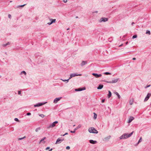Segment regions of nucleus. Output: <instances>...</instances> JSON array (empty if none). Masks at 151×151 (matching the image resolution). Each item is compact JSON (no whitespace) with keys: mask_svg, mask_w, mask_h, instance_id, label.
Here are the masks:
<instances>
[{"mask_svg":"<svg viewBox=\"0 0 151 151\" xmlns=\"http://www.w3.org/2000/svg\"><path fill=\"white\" fill-rule=\"evenodd\" d=\"M22 73L24 74L25 75L26 74V73L24 71H23L21 72V74H22Z\"/></svg>","mask_w":151,"mask_h":151,"instance_id":"2f4dec72","label":"nucleus"},{"mask_svg":"<svg viewBox=\"0 0 151 151\" xmlns=\"http://www.w3.org/2000/svg\"><path fill=\"white\" fill-rule=\"evenodd\" d=\"M136 58H132V60H136Z\"/></svg>","mask_w":151,"mask_h":151,"instance_id":"09e8293b","label":"nucleus"},{"mask_svg":"<svg viewBox=\"0 0 151 151\" xmlns=\"http://www.w3.org/2000/svg\"><path fill=\"white\" fill-rule=\"evenodd\" d=\"M68 134V133L67 132V133H65L62 136H65V135Z\"/></svg>","mask_w":151,"mask_h":151,"instance_id":"49530a36","label":"nucleus"},{"mask_svg":"<svg viewBox=\"0 0 151 151\" xmlns=\"http://www.w3.org/2000/svg\"><path fill=\"white\" fill-rule=\"evenodd\" d=\"M105 100L104 99H103L101 100V102L103 103L104 102Z\"/></svg>","mask_w":151,"mask_h":151,"instance_id":"c03bdc74","label":"nucleus"},{"mask_svg":"<svg viewBox=\"0 0 151 151\" xmlns=\"http://www.w3.org/2000/svg\"><path fill=\"white\" fill-rule=\"evenodd\" d=\"M14 120L16 122H19V119L17 118H15L14 119Z\"/></svg>","mask_w":151,"mask_h":151,"instance_id":"f704fd0d","label":"nucleus"},{"mask_svg":"<svg viewBox=\"0 0 151 151\" xmlns=\"http://www.w3.org/2000/svg\"><path fill=\"white\" fill-rule=\"evenodd\" d=\"M50 22H48V24L49 25H50L53 23H55L56 21L55 19H50Z\"/></svg>","mask_w":151,"mask_h":151,"instance_id":"423d86ee","label":"nucleus"},{"mask_svg":"<svg viewBox=\"0 0 151 151\" xmlns=\"http://www.w3.org/2000/svg\"><path fill=\"white\" fill-rule=\"evenodd\" d=\"M40 129V127H38V128H36L35 129L36 132H37Z\"/></svg>","mask_w":151,"mask_h":151,"instance_id":"72a5a7b5","label":"nucleus"},{"mask_svg":"<svg viewBox=\"0 0 151 151\" xmlns=\"http://www.w3.org/2000/svg\"><path fill=\"white\" fill-rule=\"evenodd\" d=\"M70 79H69V78L68 79H66V80H63V79H61L63 81H64V82H65V81H66V83H68V81H69V80Z\"/></svg>","mask_w":151,"mask_h":151,"instance_id":"cd10ccee","label":"nucleus"},{"mask_svg":"<svg viewBox=\"0 0 151 151\" xmlns=\"http://www.w3.org/2000/svg\"><path fill=\"white\" fill-rule=\"evenodd\" d=\"M93 114H94V116H93V118L94 119H96L97 118V114L95 113H93Z\"/></svg>","mask_w":151,"mask_h":151,"instance_id":"4be33fe9","label":"nucleus"},{"mask_svg":"<svg viewBox=\"0 0 151 151\" xmlns=\"http://www.w3.org/2000/svg\"><path fill=\"white\" fill-rule=\"evenodd\" d=\"M82 75L81 74H77L76 73H72L70 75V77L69 78V79H71L72 78L77 76H81Z\"/></svg>","mask_w":151,"mask_h":151,"instance_id":"6e6552de","label":"nucleus"},{"mask_svg":"<svg viewBox=\"0 0 151 151\" xmlns=\"http://www.w3.org/2000/svg\"><path fill=\"white\" fill-rule=\"evenodd\" d=\"M75 132V130H74L73 131H70V132L71 133H74Z\"/></svg>","mask_w":151,"mask_h":151,"instance_id":"37998d69","label":"nucleus"},{"mask_svg":"<svg viewBox=\"0 0 151 151\" xmlns=\"http://www.w3.org/2000/svg\"><path fill=\"white\" fill-rule=\"evenodd\" d=\"M119 80V78H117L116 79H114V80H112L111 81L107 82L109 83H116Z\"/></svg>","mask_w":151,"mask_h":151,"instance_id":"1a4fd4ad","label":"nucleus"},{"mask_svg":"<svg viewBox=\"0 0 151 151\" xmlns=\"http://www.w3.org/2000/svg\"><path fill=\"white\" fill-rule=\"evenodd\" d=\"M52 148L49 151H52Z\"/></svg>","mask_w":151,"mask_h":151,"instance_id":"603ef678","label":"nucleus"},{"mask_svg":"<svg viewBox=\"0 0 151 151\" xmlns=\"http://www.w3.org/2000/svg\"><path fill=\"white\" fill-rule=\"evenodd\" d=\"M45 150H47V147L46 148H45Z\"/></svg>","mask_w":151,"mask_h":151,"instance_id":"bf43d9fd","label":"nucleus"},{"mask_svg":"<svg viewBox=\"0 0 151 151\" xmlns=\"http://www.w3.org/2000/svg\"><path fill=\"white\" fill-rule=\"evenodd\" d=\"M113 40V38L112 37H110L108 39V40L109 42H111Z\"/></svg>","mask_w":151,"mask_h":151,"instance_id":"bb28decb","label":"nucleus"},{"mask_svg":"<svg viewBox=\"0 0 151 151\" xmlns=\"http://www.w3.org/2000/svg\"><path fill=\"white\" fill-rule=\"evenodd\" d=\"M25 138H26L25 136H24L23 137L19 138L18 140H21L23 139H24Z\"/></svg>","mask_w":151,"mask_h":151,"instance_id":"473e14b6","label":"nucleus"},{"mask_svg":"<svg viewBox=\"0 0 151 151\" xmlns=\"http://www.w3.org/2000/svg\"><path fill=\"white\" fill-rule=\"evenodd\" d=\"M64 140V138H62V139H61L60 138H59L57 140L55 144H60L62 141H63Z\"/></svg>","mask_w":151,"mask_h":151,"instance_id":"0eeeda50","label":"nucleus"},{"mask_svg":"<svg viewBox=\"0 0 151 151\" xmlns=\"http://www.w3.org/2000/svg\"><path fill=\"white\" fill-rule=\"evenodd\" d=\"M47 102H42V103H38L34 105V106L35 107H38L42 106L43 105L47 103Z\"/></svg>","mask_w":151,"mask_h":151,"instance_id":"7ed1b4c3","label":"nucleus"},{"mask_svg":"<svg viewBox=\"0 0 151 151\" xmlns=\"http://www.w3.org/2000/svg\"><path fill=\"white\" fill-rule=\"evenodd\" d=\"M115 93L117 96L118 98L119 99L120 98V96L119 93L117 92H115Z\"/></svg>","mask_w":151,"mask_h":151,"instance_id":"5701e85b","label":"nucleus"},{"mask_svg":"<svg viewBox=\"0 0 151 151\" xmlns=\"http://www.w3.org/2000/svg\"><path fill=\"white\" fill-rule=\"evenodd\" d=\"M103 86H104L102 84H99L97 87V89H101L103 88Z\"/></svg>","mask_w":151,"mask_h":151,"instance_id":"a211bd4d","label":"nucleus"},{"mask_svg":"<svg viewBox=\"0 0 151 151\" xmlns=\"http://www.w3.org/2000/svg\"><path fill=\"white\" fill-rule=\"evenodd\" d=\"M108 18H106L104 17H102L101 18L99 21L100 22H105L106 21H108Z\"/></svg>","mask_w":151,"mask_h":151,"instance_id":"39448f33","label":"nucleus"},{"mask_svg":"<svg viewBox=\"0 0 151 151\" xmlns=\"http://www.w3.org/2000/svg\"><path fill=\"white\" fill-rule=\"evenodd\" d=\"M146 34H148L149 35H150V32L149 30H147L146 32Z\"/></svg>","mask_w":151,"mask_h":151,"instance_id":"c85d7f7f","label":"nucleus"},{"mask_svg":"<svg viewBox=\"0 0 151 151\" xmlns=\"http://www.w3.org/2000/svg\"><path fill=\"white\" fill-rule=\"evenodd\" d=\"M21 91H18V94L20 95V96H22V94L21 93Z\"/></svg>","mask_w":151,"mask_h":151,"instance_id":"c756f323","label":"nucleus"},{"mask_svg":"<svg viewBox=\"0 0 151 151\" xmlns=\"http://www.w3.org/2000/svg\"><path fill=\"white\" fill-rule=\"evenodd\" d=\"M150 94L151 95V93H150Z\"/></svg>","mask_w":151,"mask_h":151,"instance_id":"69168bd1","label":"nucleus"},{"mask_svg":"<svg viewBox=\"0 0 151 151\" xmlns=\"http://www.w3.org/2000/svg\"><path fill=\"white\" fill-rule=\"evenodd\" d=\"M137 37V35H134L132 37V39H134V38H136Z\"/></svg>","mask_w":151,"mask_h":151,"instance_id":"a878e982","label":"nucleus"},{"mask_svg":"<svg viewBox=\"0 0 151 151\" xmlns=\"http://www.w3.org/2000/svg\"><path fill=\"white\" fill-rule=\"evenodd\" d=\"M134 24V22H132V23H131V24L132 25H133Z\"/></svg>","mask_w":151,"mask_h":151,"instance_id":"8fccbe9b","label":"nucleus"},{"mask_svg":"<svg viewBox=\"0 0 151 151\" xmlns=\"http://www.w3.org/2000/svg\"><path fill=\"white\" fill-rule=\"evenodd\" d=\"M86 89V88L85 87H83V88H76L75 89V91H83Z\"/></svg>","mask_w":151,"mask_h":151,"instance_id":"ddd939ff","label":"nucleus"},{"mask_svg":"<svg viewBox=\"0 0 151 151\" xmlns=\"http://www.w3.org/2000/svg\"><path fill=\"white\" fill-rule=\"evenodd\" d=\"M123 45V44H122L121 45H120L119 46V47H121V46H122V45Z\"/></svg>","mask_w":151,"mask_h":151,"instance_id":"5fc2aeb1","label":"nucleus"},{"mask_svg":"<svg viewBox=\"0 0 151 151\" xmlns=\"http://www.w3.org/2000/svg\"><path fill=\"white\" fill-rule=\"evenodd\" d=\"M88 132L90 133L97 134L98 133V131L94 127H91L88 129Z\"/></svg>","mask_w":151,"mask_h":151,"instance_id":"f03ea898","label":"nucleus"},{"mask_svg":"<svg viewBox=\"0 0 151 151\" xmlns=\"http://www.w3.org/2000/svg\"><path fill=\"white\" fill-rule=\"evenodd\" d=\"M5 54H6H6H7V53L6 52L5 53Z\"/></svg>","mask_w":151,"mask_h":151,"instance_id":"e2e57ef3","label":"nucleus"},{"mask_svg":"<svg viewBox=\"0 0 151 151\" xmlns=\"http://www.w3.org/2000/svg\"><path fill=\"white\" fill-rule=\"evenodd\" d=\"M134 132L133 131L128 134L127 133H125L120 137V139H125L131 136L133 134Z\"/></svg>","mask_w":151,"mask_h":151,"instance_id":"f257e3e1","label":"nucleus"},{"mask_svg":"<svg viewBox=\"0 0 151 151\" xmlns=\"http://www.w3.org/2000/svg\"><path fill=\"white\" fill-rule=\"evenodd\" d=\"M80 127V126L79 125L77 127V128H78Z\"/></svg>","mask_w":151,"mask_h":151,"instance_id":"4d7b16f0","label":"nucleus"},{"mask_svg":"<svg viewBox=\"0 0 151 151\" xmlns=\"http://www.w3.org/2000/svg\"><path fill=\"white\" fill-rule=\"evenodd\" d=\"M40 116L42 117H43L44 116V115L42 114L40 115Z\"/></svg>","mask_w":151,"mask_h":151,"instance_id":"79ce46f5","label":"nucleus"},{"mask_svg":"<svg viewBox=\"0 0 151 151\" xmlns=\"http://www.w3.org/2000/svg\"><path fill=\"white\" fill-rule=\"evenodd\" d=\"M63 1L64 3H66L67 1V0H63Z\"/></svg>","mask_w":151,"mask_h":151,"instance_id":"a18cd8bd","label":"nucleus"},{"mask_svg":"<svg viewBox=\"0 0 151 151\" xmlns=\"http://www.w3.org/2000/svg\"><path fill=\"white\" fill-rule=\"evenodd\" d=\"M50 149V147H48V150H49Z\"/></svg>","mask_w":151,"mask_h":151,"instance_id":"864d4df0","label":"nucleus"},{"mask_svg":"<svg viewBox=\"0 0 151 151\" xmlns=\"http://www.w3.org/2000/svg\"><path fill=\"white\" fill-rule=\"evenodd\" d=\"M46 139V137H44L43 138H42L40 141L39 143H41L42 142L44 143L45 142V141H44V139Z\"/></svg>","mask_w":151,"mask_h":151,"instance_id":"6ab92c4d","label":"nucleus"},{"mask_svg":"<svg viewBox=\"0 0 151 151\" xmlns=\"http://www.w3.org/2000/svg\"><path fill=\"white\" fill-rule=\"evenodd\" d=\"M8 17L10 18V19H11V14H9L8 15Z\"/></svg>","mask_w":151,"mask_h":151,"instance_id":"ea45409f","label":"nucleus"},{"mask_svg":"<svg viewBox=\"0 0 151 151\" xmlns=\"http://www.w3.org/2000/svg\"><path fill=\"white\" fill-rule=\"evenodd\" d=\"M128 44V42H125V44L126 45H127Z\"/></svg>","mask_w":151,"mask_h":151,"instance_id":"3c124183","label":"nucleus"},{"mask_svg":"<svg viewBox=\"0 0 151 151\" xmlns=\"http://www.w3.org/2000/svg\"><path fill=\"white\" fill-rule=\"evenodd\" d=\"M150 96L151 95L150 94V93H148L144 99V101H147L149 99Z\"/></svg>","mask_w":151,"mask_h":151,"instance_id":"9b49d317","label":"nucleus"},{"mask_svg":"<svg viewBox=\"0 0 151 151\" xmlns=\"http://www.w3.org/2000/svg\"><path fill=\"white\" fill-rule=\"evenodd\" d=\"M134 119V118L132 116H131L130 117L129 119V120L128 121V123H130L132 121H133Z\"/></svg>","mask_w":151,"mask_h":151,"instance_id":"dca6fc26","label":"nucleus"},{"mask_svg":"<svg viewBox=\"0 0 151 151\" xmlns=\"http://www.w3.org/2000/svg\"><path fill=\"white\" fill-rule=\"evenodd\" d=\"M61 98H62L61 97L56 98L54 100L53 102L54 103H56L58 101H60Z\"/></svg>","mask_w":151,"mask_h":151,"instance_id":"f8f14e48","label":"nucleus"},{"mask_svg":"<svg viewBox=\"0 0 151 151\" xmlns=\"http://www.w3.org/2000/svg\"><path fill=\"white\" fill-rule=\"evenodd\" d=\"M111 136H109L106 137L104 139V141H108L109 139H110V138H111Z\"/></svg>","mask_w":151,"mask_h":151,"instance_id":"f3484780","label":"nucleus"},{"mask_svg":"<svg viewBox=\"0 0 151 151\" xmlns=\"http://www.w3.org/2000/svg\"><path fill=\"white\" fill-rule=\"evenodd\" d=\"M76 129H77L76 128H75V129H74V130H75V131H76Z\"/></svg>","mask_w":151,"mask_h":151,"instance_id":"13d9d810","label":"nucleus"},{"mask_svg":"<svg viewBox=\"0 0 151 151\" xmlns=\"http://www.w3.org/2000/svg\"><path fill=\"white\" fill-rule=\"evenodd\" d=\"M70 147L69 146H67L66 147V149L67 150H69L70 149Z\"/></svg>","mask_w":151,"mask_h":151,"instance_id":"58836bf2","label":"nucleus"},{"mask_svg":"<svg viewBox=\"0 0 151 151\" xmlns=\"http://www.w3.org/2000/svg\"><path fill=\"white\" fill-rule=\"evenodd\" d=\"M1 77V76L0 75V77Z\"/></svg>","mask_w":151,"mask_h":151,"instance_id":"338daca9","label":"nucleus"},{"mask_svg":"<svg viewBox=\"0 0 151 151\" xmlns=\"http://www.w3.org/2000/svg\"><path fill=\"white\" fill-rule=\"evenodd\" d=\"M108 92H109V93L108 94V98H109L111 97V96L112 95V94H111V92L110 91H108Z\"/></svg>","mask_w":151,"mask_h":151,"instance_id":"aec40b11","label":"nucleus"},{"mask_svg":"<svg viewBox=\"0 0 151 151\" xmlns=\"http://www.w3.org/2000/svg\"><path fill=\"white\" fill-rule=\"evenodd\" d=\"M87 63V61H82L80 65L81 66H83V65H85Z\"/></svg>","mask_w":151,"mask_h":151,"instance_id":"2eb2a0df","label":"nucleus"},{"mask_svg":"<svg viewBox=\"0 0 151 151\" xmlns=\"http://www.w3.org/2000/svg\"><path fill=\"white\" fill-rule=\"evenodd\" d=\"M12 1H10V2H12Z\"/></svg>","mask_w":151,"mask_h":151,"instance_id":"0e129e2a","label":"nucleus"},{"mask_svg":"<svg viewBox=\"0 0 151 151\" xmlns=\"http://www.w3.org/2000/svg\"><path fill=\"white\" fill-rule=\"evenodd\" d=\"M26 5V4L23 5H19L17 6L18 8H20V7H23L24 6H25Z\"/></svg>","mask_w":151,"mask_h":151,"instance_id":"b1692460","label":"nucleus"},{"mask_svg":"<svg viewBox=\"0 0 151 151\" xmlns=\"http://www.w3.org/2000/svg\"><path fill=\"white\" fill-rule=\"evenodd\" d=\"M31 115V113L30 112H28V113H27L26 114V115H27V116H30Z\"/></svg>","mask_w":151,"mask_h":151,"instance_id":"e433bc0d","label":"nucleus"},{"mask_svg":"<svg viewBox=\"0 0 151 151\" xmlns=\"http://www.w3.org/2000/svg\"><path fill=\"white\" fill-rule=\"evenodd\" d=\"M142 141V137H141L140 138V139H139V141H138V143H137V144H138L139 143V142H141Z\"/></svg>","mask_w":151,"mask_h":151,"instance_id":"7c9ffc66","label":"nucleus"},{"mask_svg":"<svg viewBox=\"0 0 151 151\" xmlns=\"http://www.w3.org/2000/svg\"><path fill=\"white\" fill-rule=\"evenodd\" d=\"M76 18H78V16H76Z\"/></svg>","mask_w":151,"mask_h":151,"instance_id":"680f3d73","label":"nucleus"},{"mask_svg":"<svg viewBox=\"0 0 151 151\" xmlns=\"http://www.w3.org/2000/svg\"><path fill=\"white\" fill-rule=\"evenodd\" d=\"M69 29V28H68L67 29V30H68Z\"/></svg>","mask_w":151,"mask_h":151,"instance_id":"052dcab7","label":"nucleus"},{"mask_svg":"<svg viewBox=\"0 0 151 151\" xmlns=\"http://www.w3.org/2000/svg\"><path fill=\"white\" fill-rule=\"evenodd\" d=\"M89 141V142L90 143L93 144H96L97 143V142L96 141L93 140H92V139L90 140Z\"/></svg>","mask_w":151,"mask_h":151,"instance_id":"4468645a","label":"nucleus"},{"mask_svg":"<svg viewBox=\"0 0 151 151\" xmlns=\"http://www.w3.org/2000/svg\"><path fill=\"white\" fill-rule=\"evenodd\" d=\"M92 75L93 76L96 78H98L102 76V75L101 74H98L96 73H92Z\"/></svg>","mask_w":151,"mask_h":151,"instance_id":"9d476101","label":"nucleus"},{"mask_svg":"<svg viewBox=\"0 0 151 151\" xmlns=\"http://www.w3.org/2000/svg\"><path fill=\"white\" fill-rule=\"evenodd\" d=\"M150 86H151L150 85H147L145 87V88H147L148 87H150Z\"/></svg>","mask_w":151,"mask_h":151,"instance_id":"c9c22d12","label":"nucleus"},{"mask_svg":"<svg viewBox=\"0 0 151 151\" xmlns=\"http://www.w3.org/2000/svg\"><path fill=\"white\" fill-rule=\"evenodd\" d=\"M134 101V100L133 99H132L130 100L129 101V104L130 105H132L133 104V102Z\"/></svg>","mask_w":151,"mask_h":151,"instance_id":"412c9836","label":"nucleus"},{"mask_svg":"<svg viewBox=\"0 0 151 151\" xmlns=\"http://www.w3.org/2000/svg\"><path fill=\"white\" fill-rule=\"evenodd\" d=\"M108 109H109L110 110H111V109L109 107H108Z\"/></svg>","mask_w":151,"mask_h":151,"instance_id":"6e6d98bb","label":"nucleus"},{"mask_svg":"<svg viewBox=\"0 0 151 151\" xmlns=\"http://www.w3.org/2000/svg\"><path fill=\"white\" fill-rule=\"evenodd\" d=\"M7 45L6 43L5 44H3L2 45V46L3 47H5Z\"/></svg>","mask_w":151,"mask_h":151,"instance_id":"4c0bfd02","label":"nucleus"},{"mask_svg":"<svg viewBox=\"0 0 151 151\" xmlns=\"http://www.w3.org/2000/svg\"><path fill=\"white\" fill-rule=\"evenodd\" d=\"M98 12V11H95L93 12L92 13H97Z\"/></svg>","mask_w":151,"mask_h":151,"instance_id":"a19ab883","label":"nucleus"},{"mask_svg":"<svg viewBox=\"0 0 151 151\" xmlns=\"http://www.w3.org/2000/svg\"><path fill=\"white\" fill-rule=\"evenodd\" d=\"M104 74L106 75H111V73H110L109 72H106L104 73Z\"/></svg>","mask_w":151,"mask_h":151,"instance_id":"393cba45","label":"nucleus"},{"mask_svg":"<svg viewBox=\"0 0 151 151\" xmlns=\"http://www.w3.org/2000/svg\"><path fill=\"white\" fill-rule=\"evenodd\" d=\"M7 45H10V42H8L7 43H6Z\"/></svg>","mask_w":151,"mask_h":151,"instance_id":"de8ad7c7","label":"nucleus"},{"mask_svg":"<svg viewBox=\"0 0 151 151\" xmlns=\"http://www.w3.org/2000/svg\"><path fill=\"white\" fill-rule=\"evenodd\" d=\"M58 121H55L52 124H50V125L48 127V128H52L55 127V124H58Z\"/></svg>","mask_w":151,"mask_h":151,"instance_id":"20e7f679","label":"nucleus"}]
</instances>
